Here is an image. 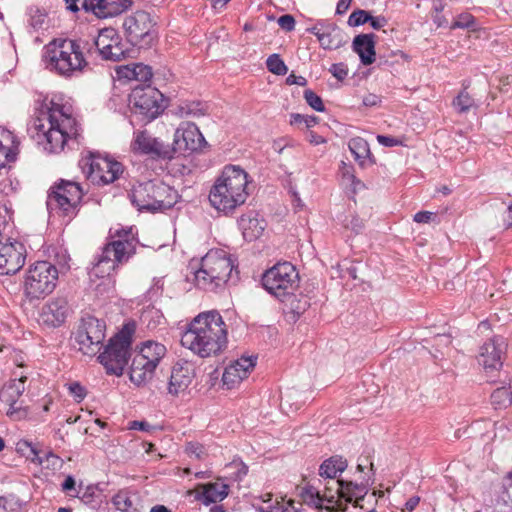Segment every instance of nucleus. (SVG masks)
I'll use <instances>...</instances> for the list:
<instances>
[{"label": "nucleus", "instance_id": "f257e3e1", "mask_svg": "<svg viewBox=\"0 0 512 512\" xmlns=\"http://www.w3.org/2000/svg\"><path fill=\"white\" fill-rule=\"evenodd\" d=\"M33 127L36 139L48 153H59L65 144L78 136V125L70 104L61 95H53L35 112Z\"/></svg>", "mask_w": 512, "mask_h": 512}, {"label": "nucleus", "instance_id": "f03ea898", "mask_svg": "<svg viewBox=\"0 0 512 512\" xmlns=\"http://www.w3.org/2000/svg\"><path fill=\"white\" fill-rule=\"evenodd\" d=\"M227 342V326L216 310L198 314L181 335L182 346L202 358L219 354Z\"/></svg>", "mask_w": 512, "mask_h": 512}, {"label": "nucleus", "instance_id": "7ed1b4c3", "mask_svg": "<svg viewBox=\"0 0 512 512\" xmlns=\"http://www.w3.org/2000/svg\"><path fill=\"white\" fill-rule=\"evenodd\" d=\"M90 46L82 40L54 39L44 47L45 67L64 78L79 77L89 65L86 53Z\"/></svg>", "mask_w": 512, "mask_h": 512}, {"label": "nucleus", "instance_id": "20e7f679", "mask_svg": "<svg viewBox=\"0 0 512 512\" xmlns=\"http://www.w3.org/2000/svg\"><path fill=\"white\" fill-rule=\"evenodd\" d=\"M372 483L371 476L365 474L360 483L336 480L335 487H325L323 493L312 485H306L300 496L303 502L316 509L345 511L347 503H357L366 496Z\"/></svg>", "mask_w": 512, "mask_h": 512}, {"label": "nucleus", "instance_id": "39448f33", "mask_svg": "<svg viewBox=\"0 0 512 512\" xmlns=\"http://www.w3.org/2000/svg\"><path fill=\"white\" fill-rule=\"evenodd\" d=\"M189 269L196 286L205 291L217 292L229 281H237L238 271L235 260L224 250H210L200 260L193 259Z\"/></svg>", "mask_w": 512, "mask_h": 512}, {"label": "nucleus", "instance_id": "423d86ee", "mask_svg": "<svg viewBox=\"0 0 512 512\" xmlns=\"http://www.w3.org/2000/svg\"><path fill=\"white\" fill-rule=\"evenodd\" d=\"M248 173L237 165H226L209 192V202L224 214L232 213L243 205L248 196Z\"/></svg>", "mask_w": 512, "mask_h": 512}, {"label": "nucleus", "instance_id": "0eeeda50", "mask_svg": "<svg viewBox=\"0 0 512 512\" xmlns=\"http://www.w3.org/2000/svg\"><path fill=\"white\" fill-rule=\"evenodd\" d=\"M179 198L177 190L160 180L138 183L130 193L131 202L139 211L153 213L172 208Z\"/></svg>", "mask_w": 512, "mask_h": 512}, {"label": "nucleus", "instance_id": "6e6552de", "mask_svg": "<svg viewBox=\"0 0 512 512\" xmlns=\"http://www.w3.org/2000/svg\"><path fill=\"white\" fill-rule=\"evenodd\" d=\"M114 234L118 239L113 240L103 248L92 269V274L97 277L110 276L117 264L127 261L135 251L133 236L130 237L132 228L128 230L117 229Z\"/></svg>", "mask_w": 512, "mask_h": 512}, {"label": "nucleus", "instance_id": "1a4fd4ad", "mask_svg": "<svg viewBox=\"0 0 512 512\" xmlns=\"http://www.w3.org/2000/svg\"><path fill=\"white\" fill-rule=\"evenodd\" d=\"M129 104L132 112V124L135 120L149 123L165 109L163 94L151 85H137L132 88Z\"/></svg>", "mask_w": 512, "mask_h": 512}, {"label": "nucleus", "instance_id": "9d476101", "mask_svg": "<svg viewBox=\"0 0 512 512\" xmlns=\"http://www.w3.org/2000/svg\"><path fill=\"white\" fill-rule=\"evenodd\" d=\"M133 333L134 326L125 325L115 337L109 340L104 351L99 354L98 360L104 366L107 374L115 376L123 374L130 357Z\"/></svg>", "mask_w": 512, "mask_h": 512}, {"label": "nucleus", "instance_id": "9b49d317", "mask_svg": "<svg viewBox=\"0 0 512 512\" xmlns=\"http://www.w3.org/2000/svg\"><path fill=\"white\" fill-rule=\"evenodd\" d=\"M262 285L269 294L284 302L299 286L298 271L290 262H279L264 272Z\"/></svg>", "mask_w": 512, "mask_h": 512}, {"label": "nucleus", "instance_id": "f8f14e48", "mask_svg": "<svg viewBox=\"0 0 512 512\" xmlns=\"http://www.w3.org/2000/svg\"><path fill=\"white\" fill-rule=\"evenodd\" d=\"M83 191L78 183L60 180L49 190L46 206L50 215L71 219L76 215Z\"/></svg>", "mask_w": 512, "mask_h": 512}, {"label": "nucleus", "instance_id": "ddd939ff", "mask_svg": "<svg viewBox=\"0 0 512 512\" xmlns=\"http://www.w3.org/2000/svg\"><path fill=\"white\" fill-rule=\"evenodd\" d=\"M59 271L49 261H37L25 274L24 293L30 300L51 294L57 286Z\"/></svg>", "mask_w": 512, "mask_h": 512}, {"label": "nucleus", "instance_id": "4468645a", "mask_svg": "<svg viewBox=\"0 0 512 512\" xmlns=\"http://www.w3.org/2000/svg\"><path fill=\"white\" fill-rule=\"evenodd\" d=\"M154 24L149 13L137 11L123 22L128 43L139 48H149L156 39Z\"/></svg>", "mask_w": 512, "mask_h": 512}, {"label": "nucleus", "instance_id": "2eb2a0df", "mask_svg": "<svg viewBox=\"0 0 512 512\" xmlns=\"http://www.w3.org/2000/svg\"><path fill=\"white\" fill-rule=\"evenodd\" d=\"M93 45L103 60L120 61L130 56L132 50L114 28L102 29Z\"/></svg>", "mask_w": 512, "mask_h": 512}, {"label": "nucleus", "instance_id": "dca6fc26", "mask_svg": "<svg viewBox=\"0 0 512 512\" xmlns=\"http://www.w3.org/2000/svg\"><path fill=\"white\" fill-rule=\"evenodd\" d=\"M105 323L93 316L82 319L76 333V341L79 349L85 355H95L102 347L105 339Z\"/></svg>", "mask_w": 512, "mask_h": 512}, {"label": "nucleus", "instance_id": "f3484780", "mask_svg": "<svg viewBox=\"0 0 512 512\" xmlns=\"http://www.w3.org/2000/svg\"><path fill=\"white\" fill-rule=\"evenodd\" d=\"M85 166L88 167V178L96 184H110L123 173V165L108 156L90 154Z\"/></svg>", "mask_w": 512, "mask_h": 512}, {"label": "nucleus", "instance_id": "a211bd4d", "mask_svg": "<svg viewBox=\"0 0 512 512\" xmlns=\"http://www.w3.org/2000/svg\"><path fill=\"white\" fill-rule=\"evenodd\" d=\"M26 376L8 381L0 390V402L7 406L6 414L13 420H21L27 416V410L20 401L25 391Z\"/></svg>", "mask_w": 512, "mask_h": 512}, {"label": "nucleus", "instance_id": "6ab92c4d", "mask_svg": "<svg viewBox=\"0 0 512 512\" xmlns=\"http://www.w3.org/2000/svg\"><path fill=\"white\" fill-rule=\"evenodd\" d=\"M130 148L135 154L148 155L152 158L172 157L171 146L152 136L147 130L134 132Z\"/></svg>", "mask_w": 512, "mask_h": 512}, {"label": "nucleus", "instance_id": "aec40b11", "mask_svg": "<svg viewBox=\"0 0 512 512\" xmlns=\"http://www.w3.org/2000/svg\"><path fill=\"white\" fill-rule=\"evenodd\" d=\"M206 145L207 142L197 125L184 122L175 131L173 147H171L172 155L175 152L197 151Z\"/></svg>", "mask_w": 512, "mask_h": 512}, {"label": "nucleus", "instance_id": "412c9836", "mask_svg": "<svg viewBox=\"0 0 512 512\" xmlns=\"http://www.w3.org/2000/svg\"><path fill=\"white\" fill-rule=\"evenodd\" d=\"M307 32L315 35L325 50H336L346 43L343 30L331 21L318 20L314 26L307 28Z\"/></svg>", "mask_w": 512, "mask_h": 512}, {"label": "nucleus", "instance_id": "4be33fe9", "mask_svg": "<svg viewBox=\"0 0 512 512\" xmlns=\"http://www.w3.org/2000/svg\"><path fill=\"white\" fill-rule=\"evenodd\" d=\"M195 377V369L192 363L188 361H178L172 368L167 383V392L172 397L184 395L193 378Z\"/></svg>", "mask_w": 512, "mask_h": 512}, {"label": "nucleus", "instance_id": "5701e85b", "mask_svg": "<svg viewBox=\"0 0 512 512\" xmlns=\"http://www.w3.org/2000/svg\"><path fill=\"white\" fill-rule=\"evenodd\" d=\"M68 311V302L65 298H53L43 305L39 321L49 327H59L64 323Z\"/></svg>", "mask_w": 512, "mask_h": 512}, {"label": "nucleus", "instance_id": "b1692460", "mask_svg": "<svg viewBox=\"0 0 512 512\" xmlns=\"http://www.w3.org/2000/svg\"><path fill=\"white\" fill-rule=\"evenodd\" d=\"M256 357H241L229 364L223 373L222 382L228 389L245 379L256 364Z\"/></svg>", "mask_w": 512, "mask_h": 512}, {"label": "nucleus", "instance_id": "393cba45", "mask_svg": "<svg viewBox=\"0 0 512 512\" xmlns=\"http://www.w3.org/2000/svg\"><path fill=\"white\" fill-rule=\"evenodd\" d=\"M131 3V0H84V10L98 18H112L127 10Z\"/></svg>", "mask_w": 512, "mask_h": 512}, {"label": "nucleus", "instance_id": "a878e982", "mask_svg": "<svg viewBox=\"0 0 512 512\" xmlns=\"http://www.w3.org/2000/svg\"><path fill=\"white\" fill-rule=\"evenodd\" d=\"M502 339H492L480 348L478 362L486 372L498 370L502 366Z\"/></svg>", "mask_w": 512, "mask_h": 512}, {"label": "nucleus", "instance_id": "bb28decb", "mask_svg": "<svg viewBox=\"0 0 512 512\" xmlns=\"http://www.w3.org/2000/svg\"><path fill=\"white\" fill-rule=\"evenodd\" d=\"M238 227L247 241L258 239L266 228V222L255 211H249L238 219Z\"/></svg>", "mask_w": 512, "mask_h": 512}, {"label": "nucleus", "instance_id": "cd10ccee", "mask_svg": "<svg viewBox=\"0 0 512 512\" xmlns=\"http://www.w3.org/2000/svg\"><path fill=\"white\" fill-rule=\"evenodd\" d=\"M116 75L119 80L138 81L146 85L152 78V68L143 63H132L116 68Z\"/></svg>", "mask_w": 512, "mask_h": 512}, {"label": "nucleus", "instance_id": "c85d7f7f", "mask_svg": "<svg viewBox=\"0 0 512 512\" xmlns=\"http://www.w3.org/2000/svg\"><path fill=\"white\" fill-rule=\"evenodd\" d=\"M156 368L153 362L150 363L135 355L129 372L131 382L137 386L145 385L153 378Z\"/></svg>", "mask_w": 512, "mask_h": 512}, {"label": "nucleus", "instance_id": "c756f323", "mask_svg": "<svg viewBox=\"0 0 512 512\" xmlns=\"http://www.w3.org/2000/svg\"><path fill=\"white\" fill-rule=\"evenodd\" d=\"M374 38V34H360L353 40V50L359 55L363 65H371L375 61Z\"/></svg>", "mask_w": 512, "mask_h": 512}, {"label": "nucleus", "instance_id": "7c9ffc66", "mask_svg": "<svg viewBox=\"0 0 512 512\" xmlns=\"http://www.w3.org/2000/svg\"><path fill=\"white\" fill-rule=\"evenodd\" d=\"M202 489L198 492L196 499L204 505L220 502L224 500L229 493V486L224 482H214L200 485Z\"/></svg>", "mask_w": 512, "mask_h": 512}, {"label": "nucleus", "instance_id": "2f4dec72", "mask_svg": "<svg viewBox=\"0 0 512 512\" xmlns=\"http://www.w3.org/2000/svg\"><path fill=\"white\" fill-rule=\"evenodd\" d=\"M348 147L354 159L361 167H367L374 164V158L371 154L368 142L362 137L351 138Z\"/></svg>", "mask_w": 512, "mask_h": 512}, {"label": "nucleus", "instance_id": "473e14b6", "mask_svg": "<svg viewBox=\"0 0 512 512\" xmlns=\"http://www.w3.org/2000/svg\"><path fill=\"white\" fill-rule=\"evenodd\" d=\"M166 352V347L163 344L153 340H147L142 343L139 353L136 355L158 366L162 358L166 355Z\"/></svg>", "mask_w": 512, "mask_h": 512}, {"label": "nucleus", "instance_id": "72a5a7b5", "mask_svg": "<svg viewBox=\"0 0 512 512\" xmlns=\"http://www.w3.org/2000/svg\"><path fill=\"white\" fill-rule=\"evenodd\" d=\"M347 467V461L340 456L325 460L319 467V475L325 479H336Z\"/></svg>", "mask_w": 512, "mask_h": 512}, {"label": "nucleus", "instance_id": "f704fd0d", "mask_svg": "<svg viewBox=\"0 0 512 512\" xmlns=\"http://www.w3.org/2000/svg\"><path fill=\"white\" fill-rule=\"evenodd\" d=\"M138 495L128 490H120L112 498L115 508L121 512H139Z\"/></svg>", "mask_w": 512, "mask_h": 512}, {"label": "nucleus", "instance_id": "c9c22d12", "mask_svg": "<svg viewBox=\"0 0 512 512\" xmlns=\"http://www.w3.org/2000/svg\"><path fill=\"white\" fill-rule=\"evenodd\" d=\"M263 501V504L257 508L259 512H305L301 507H296L294 501L277 498L273 501L271 496Z\"/></svg>", "mask_w": 512, "mask_h": 512}, {"label": "nucleus", "instance_id": "e433bc0d", "mask_svg": "<svg viewBox=\"0 0 512 512\" xmlns=\"http://www.w3.org/2000/svg\"><path fill=\"white\" fill-rule=\"evenodd\" d=\"M208 112V104L203 101H183L178 106V114L181 117L199 118Z\"/></svg>", "mask_w": 512, "mask_h": 512}, {"label": "nucleus", "instance_id": "4c0bfd02", "mask_svg": "<svg viewBox=\"0 0 512 512\" xmlns=\"http://www.w3.org/2000/svg\"><path fill=\"white\" fill-rule=\"evenodd\" d=\"M27 24L29 33H40L49 27L46 13L38 8H30L28 10Z\"/></svg>", "mask_w": 512, "mask_h": 512}, {"label": "nucleus", "instance_id": "58836bf2", "mask_svg": "<svg viewBox=\"0 0 512 512\" xmlns=\"http://www.w3.org/2000/svg\"><path fill=\"white\" fill-rule=\"evenodd\" d=\"M491 404L495 409H506L512 404V391L510 387L502 386L491 394Z\"/></svg>", "mask_w": 512, "mask_h": 512}, {"label": "nucleus", "instance_id": "ea45409f", "mask_svg": "<svg viewBox=\"0 0 512 512\" xmlns=\"http://www.w3.org/2000/svg\"><path fill=\"white\" fill-rule=\"evenodd\" d=\"M16 450L18 453L29 459L32 463L38 465L44 463V459L39 455L37 448L27 440H20L16 445Z\"/></svg>", "mask_w": 512, "mask_h": 512}, {"label": "nucleus", "instance_id": "a19ab883", "mask_svg": "<svg viewBox=\"0 0 512 512\" xmlns=\"http://www.w3.org/2000/svg\"><path fill=\"white\" fill-rule=\"evenodd\" d=\"M452 105L457 113H467L471 108L475 107V101L467 92V87L454 98Z\"/></svg>", "mask_w": 512, "mask_h": 512}, {"label": "nucleus", "instance_id": "79ce46f5", "mask_svg": "<svg viewBox=\"0 0 512 512\" xmlns=\"http://www.w3.org/2000/svg\"><path fill=\"white\" fill-rule=\"evenodd\" d=\"M340 173L342 175L343 181L352 187L354 193L364 186L362 181L355 176L353 166L342 162Z\"/></svg>", "mask_w": 512, "mask_h": 512}, {"label": "nucleus", "instance_id": "37998d69", "mask_svg": "<svg viewBox=\"0 0 512 512\" xmlns=\"http://www.w3.org/2000/svg\"><path fill=\"white\" fill-rule=\"evenodd\" d=\"M266 66L271 73L279 76L285 75L288 71L286 64L278 54H271L266 60Z\"/></svg>", "mask_w": 512, "mask_h": 512}, {"label": "nucleus", "instance_id": "c03bdc74", "mask_svg": "<svg viewBox=\"0 0 512 512\" xmlns=\"http://www.w3.org/2000/svg\"><path fill=\"white\" fill-rule=\"evenodd\" d=\"M18 144H6L0 147V169L6 168V163L13 162L16 159Z\"/></svg>", "mask_w": 512, "mask_h": 512}, {"label": "nucleus", "instance_id": "a18cd8bd", "mask_svg": "<svg viewBox=\"0 0 512 512\" xmlns=\"http://www.w3.org/2000/svg\"><path fill=\"white\" fill-rule=\"evenodd\" d=\"M318 117L314 115H302L299 113H293L290 116L291 125L304 124L307 128L313 127L317 124Z\"/></svg>", "mask_w": 512, "mask_h": 512}, {"label": "nucleus", "instance_id": "49530a36", "mask_svg": "<svg viewBox=\"0 0 512 512\" xmlns=\"http://www.w3.org/2000/svg\"><path fill=\"white\" fill-rule=\"evenodd\" d=\"M304 99L307 104L316 110L317 112H323L325 110V106L320 96H318L314 91L307 89L304 91Z\"/></svg>", "mask_w": 512, "mask_h": 512}, {"label": "nucleus", "instance_id": "de8ad7c7", "mask_svg": "<svg viewBox=\"0 0 512 512\" xmlns=\"http://www.w3.org/2000/svg\"><path fill=\"white\" fill-rule=\"evenodd\" d=\"M370 20V13L365 10H356L348 18V24L352 27H357L368 23Z\"/></svg>", "mask_w": 512, "mask_h": 512}, {"label": "nucleus", "instance_id": "09e8293b", "mask_svg": "<svg viewBox=\"0 0 512 512\" xmlns=\"http://www.w3.org/2000/svg\"><path fill=\"white\" fill-rule=\"evenodd\" d=\"M432 340L433 347L436 348L437 352H439V348L449 347L452 342L450 335L440 331L434 332Z\"/></svg>", "mask_w": 512, "mask_h": 512}, {"label": "nucleus", "instance_id": "8fccbe9b", "mask_svg": "<svg viewBox=\"0 0 512 512\" xmlns=\"http://www.w3.org/2000/svg\"><path fill=\"white\" fill-rule=\"evenodd\" d=\"M329 72L339 81H343L348 76V67L345 63H334L329 68Z\"/></svg>", "mask_w": 512, "mask_h": 512}, {"label": "nucleus", "instance_id": "3c124183", "mask_svg": "<svg viewBox=\"0 0 512 512\" xmlns=\"http://www.w3.org/2000/svg\"><path fill=\"white\" fill-rule=\"evenodd\" d=\"M474 24V17L469 14H461L457 17V19L451 25L452 29L455 28H470Z\"/></svg>", "mask_w": 512, "mask_h": 512}, {"label": "nucleus", "instance_id": "603ef678", "mask_svg": "<svg viewBox=\"0 0 512 512\" xmlns=\"http://www.w3.org/2000/svg\"><path fill=\"white\" fill-rule=\"evenodd\" d=\"M68 390L77 402H81L86 397V389L79 382L68 384Z\"/></svg>", "mask_w": 512, "mask_h": 512}, {"label": "nucleus", "instance_id": "864d4df0", "mask_svg": "<svg viewBox=\"0 0 512 512\" xmlns=\"http://www.w3.org/2000/svg\"><path fill=\"white\" fill-rule=\"evenodd\" d=\"M440 222L439 215L437 212L430 211H419L418 212V223L424 224H438Z\"/></svg>", "mask_w": 512, "mask_h": 512}, {"label": "nucleus", "instance_id": "5fc2aeb1", "mask_svg": "<svg viewBox=\"0 0 512 512\" xmlns=\"http://www.w3.org/2000/svg\"><path fill=\"white\" fill-rule=\"evenodd\" d=\"M186 452L196 459H201L205 454V448L198 442H189L186 446Z\"/></svg>", "mask_w": 512, "mask_h": 512}, {"label": "nucleus", "instance_id": "6e6d98bb", "mask_svg": "<svg viewBox=\"0 0 512 512\" xmlns=\"http://www.w3.org/2000/svg\"><path fill=\"white\" fill-rule=\"evenodd\" d=\"M18 185V182L14 183V181L6 176L0 179V192L5 195H9L10 193H13L16 190V186Z\"/></svg>", "mask_w": 512, "mask_h": 512}, {"label": "nucleus", "instance_id": "4d7b16f0", "mask_svg": "<svg viewBox=\"0 0 512 512\" xmlns=\"http://www.w3.org/2000/svg\"><path fill=\"white\" fill-rule=\"evenodd\" d=\"M278 25L281 29L290 32L295 28V19L290 14L282 15L278 18Z\"/></svg>", "mask_w": 512, "mask_h": 512}, {"label": "nucleus", "instance_id": "13d9d810", "mask_svg": "<svg viewBox=\"0 0 512 512\" xmlns=\"http://www.w3.org/2000/svg\"><path fill=\"white\" fill-rule=\"evenodd\" d=\"M128 427L130 430H139V431H144V432H150L151 430L154 429V427L147 421H137V420L129 422Z\"/></svg>", "mask_w": 512, "mask_h": 512}, {"label": "nucleus", "instance_id": "bf43d9fd", "mask_svg": "<svg viewBox=\"0 0 512 512\" xmlns=\"http://www.w3.org/2000/svg\"><path fill=\"white\" fill-rule=\"evenodd\" d=\"M14 135L9 130L0 127V147L6 144H14Z\"/></svg>", "mask_w": 512, "mask_h": 512}, {"label": "nucleus", "instance_id": "052dcab7", "mask_svg": "<svg viewBox=\"0 0 512 512\" xmlns=\"http://www.w3.org/2000/svg\"><path fill=\"white\" fill-rule=\"evenodd\" d=\"M368 22L370 23V25L373 29L379 30V29L383 28L384 26H386L388 21L384 16H371L370 15V20H368Z\"/></svg>", "mask_w": 512, "mask_h": 512}, {"label": "nucleus", "instance_id": "680f3d73", "mask_svg": "<svg viewBox=\"0 0 512 512\" xmlns=\"http://www.w3.org/2000/svg\"><path fill=\"white\" fill-rule=\"evenodd\" d=\"M377 141L380 145H382L384 147H394V146L398 145V143H399L398 139H396L394 137H390V136H385V135H378Z\"/></svg>", "mask_w": 512, "mask_h": 512}, {"label": "nucleus", "instance_id": "e2e57ef3", "mask_svg": "<svg viewBox=\"0 0 512 512\" xmlns=\"http://www.w3.org/2000/svg\"><path fill=\"white\" fill-rule=\"evenodd\" d=\"M381 102V99L376 94H368L363 97L362 103L366 107H374L377 106Z\"/></svg>", "mask_w": 512, "mask_h": 512}, {"label": "nucleus", "instance_id": "0e129e2a", "mask_svg": "<svg viewBox=\"0 0 512 512\" xmlns=\"http://www.w3.org/2000/svg\"><path fill=\"white\" fill-rule=\"evenodd\" d=\"M286 83L288 85H299V86H305L307 83V80L303 76H298L295 74H290L286 78Z\"/></svg>", "mask_w": 512, "mask_h": 512}, {"label": "nucleus", "instance_id": "69168bd1", "mask_svg": "<svg viewBox=\"0 0 512 512\" xmlns=\"http://www.w3.org/2000/svg\"><path fill=\"white\" fill-rule=\"evenodd\" d=\"M504 494H506L507 500L512 502V471L508 474L504 484Z\"/></svg>", "mask_w": 512, "mask_h": 512}, {"label": "nucleus", "instance_id": "338daca9", "mask_svg": "<svg viewBox=\"0 0 512 512\" xmlns=\"http://www.w3.org/2000/svg\"><path fill=\"white\" fill-rule=\"evenodd\" d=\"M75 484L76 482L74 477L69 475L65 478L64 482L62 483V490L65 492L75 490Z\"/></svg>", "mask_w": 512, "mask_h": 512}, {"label": "nucleus", "instance_id": "774afa93", "mask_svg": "<svg viewBox=\"0 0 512 512\" xmlns=\"http://www.w3.org/2000/svg\"><path fill=\"white\" fill-rule=\"evenodd\" d=\"M308 306L309 302L307 301V299H304L303 301H299V303L296 306L291 304V309L295 314L299 316L306 310Z\"/></svg>", "mask_w": 512, "mask_h": 512}]
</instances>
